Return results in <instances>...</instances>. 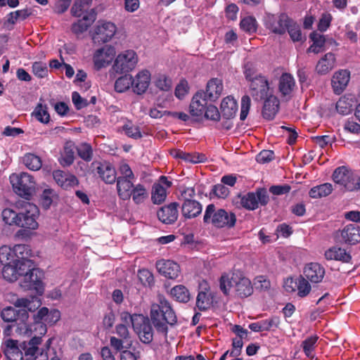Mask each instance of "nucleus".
Here are the masks:
<instances>
[{
  "mask_svg": "<svg viewBox=\"0 0 360 360\" xmlns=\"http://www.w3.org/2000/svg\"><path fill=\"white\" fill-rule=\"evenodd\" d=\"M219 287L225 295L233 293L240 298L249 297L253 292L250 279L238 271L222 274L219 279Z\"/></svg>",
  "mask_w": 360,
  "mask_h": 360,
  "instance_id": "obj_1",
  "label": "nucleus"
},
{
  "mask_svg": "<svg viewBox=\"0 0 360 360\" xmlns=\"http://www.w3.org/2000/svg\"><path fill=\"white\" fill-rule=\"evenodd\" d=\"M150 319L156 330L167 334V325L173 326L176 323V316L169 302L160 297L158 303H154L150 309Z\"/></svg>",
  "mask_w": 360,
  "mask_h": 360,
  "instance_id": "obj_2",
  "label": "nucleus"
},
{
  "mask_svg": "<svg viewBox=\"0 0 360 360\" xmlns=\"http://www.w3.org/2000/svg\"><path fill=\"white\" fill-rule=\"evenodd\" d=\"M203 220L217 228H231L235 225L236 217L235 214L224 209H217L210 204L206 207Z\"/></svg>",
  "mask_w": 360,
  "mask_h": 360,
  "instance_id": "obj_3",
  "label": "nucleus"
},
{
  "mask_svg": "<svg viewBox=\"0 0 360 360\" xmlns=\"http://www.w3.org/2000/svg\"><path fill=\"white\" fill-rule=\"evenodd\" d=\"M9 179L14 191L20 196L27 198L34 192L36 184L28 173L12 174Z\"/></svg>",
  "mask_w": 360,
  "mask_h": 360,
  "instance_id": "obj_4",
  "label": "nucleus"
},
{
  "mask_svg": "<svg viewBox=\"0 0 360 360\" xmlns=\"http://www.w3.org/2000/svg\"><path fill=\"white\" fill-rule=\"evenodd\" d=\"M333 179L335 184L342 186L347 191L360 189V176L345 167L337 168L333 172Z\"/></svg>",
  "mask_w": 360,
  "mask_h": 360,
  "instance_id": "obj_5",
  "label": "nucleus"
},
{
  "mask_svg": "<svg viewBox=\"0 0 360 360\" xmlns=\"http://www.w3.org/2000/svg\"><path fill=\"white\" fill-rule=\"evenodd\" d=\"M118 197L122 200L132 199L136 205L143 204L149 197V193L146 187L141 184L134 183L129 184L127 188L120 189L117 191Z\"/></svg>",
  "mask_w": 360,
  "mask_h": 360,
  "instance_id": "obj_6",
  "label": "nucleus"
},
{
  "mask_svg": "<svg viewBox=\"0 0 360 360\" xmlns=\"http://www.w3.org/2000/svg\"><path fill=\"white\" fill-rule=\"evenodd\" d=\"M138 63V56L133 50L120 53L115 59L113 69L117 73H127L133 70Z\"/></svg>",
  "mask_w": 360,
  "mask_h": 360,
  "instance_id": "obj_7",
  "label": "nucleus"
},
{
  "mask_svg": "<svg viewBox=\"0 0 360 360\" xmlns=\"http://www.w3.org/2000/svg\"><path fill=\"white\" fill-rule=\"evenodd\" d=\"M250 94L255 101H262L273 94V89L269 86V79L259 75L249 84Z\"/></svg>",
  "mask_w": 360,
  "mask_h": 360,
  "instance_id": "obj_8",
  "label": "nucleus"
},
{
  "mask_svg": "<svg viewBox=\"0 0 360 360\" xmlns=\"http://www.w3.org/2000/svg\"><path fill=\"white\" fill-rule=\"evenodd\" d=\"M43 273L38 269L32 268L29 272H26L20 281V286L25 290H33L39 295L44 292L42 283Z\"/></svg>",
  "mask_w": 360,
  "mask_h": 360,
  "instance_id": "obj_9",
  "label": "nucleus"
},
{
  "mask_svg": "<svg viewBox=\"0 0 360 360\" xmlns=\"http://www.w3.org/2000/svg\"><path fill=\"white\" fill-rule=\"evenodd\" d=\"M115 56V49L110 45L103 46L96 49L93 54V63L94 69L100 70L108 67Z\"/></svg>",
  "mask_w": 360,
  "mask_h": 360,
  "instance_id": "obj_10",
  "label": "nucleus"
},
{
  "mask_svg": "<svg viewBox=\"0 0 360 360\" xmlns=\"http://www.w3.org/2000/svg\"><path fill=\"white\" fill-rule=\"evenodd\" d=\"M38 215V207L35 205L27 203L19 213L18 226L31 230L37 229L39 226L37 221Z\"/></svg>",
  "mask_w": 360,
  "mask_h": 360,
  "instance_id": "obj_11",
  "label": "nucleus"
},
{
  "mask_svg": "<svg viewBox=\"0 0 360 360\" xmlns=\"http://www.w3.org/2000/svg\"><path fill=\"white\" fill-rule=\"evenodd\" d=\"M240 205L248 210H255L258 207L259 203L266 205L269 201V196L265 190H258L256 193L250 192L239 196Z\"/></svg>",
  "mask_w": 360,
  "mask_h": 360,
  "instance_id": "obj_12",
  "label": "nucleus"
},
{
  "mask_svg": "<svg viewBox=\"0 0 360 360\" xmlns=\"http://www.w3.org/2000/svg\"><path fill=\"white\" fill-rule=\"evenodd\" d=\"M290 20L285 14L270 15L267 17L265 25L271 32L281 35L285 32L288 26L290 25Z\"/></svg>",
  "mask_w": 360,
  "mask_h": 360,
  "instance_id": "obj_13",
  "label": "nucleus"
},
{
  "mask_svg": "<svg viewBox=\"0 0 360 360\" xmlns=\"http://www.w3.org/2000/svg\"><path fill=\"white\" fill-rule=\"evenodd\" d=\"M119 176L116 180L117 191L120 189H125L128 186L134 183L136 180L135 175L130 166L125 161L120 162L118 166Z\"/></svg>",
  "mask_w": 360,
  "mask_h": 360,
  "instance_id": "obj_14",
  "label": "nucleus"
},
{
  "mask_svg": "<svg viewBox=\"0 0 360 360\" xmlns=\"http://www.w3.org/2000/svg\"><path fill=\"white\" fill-rule=\"evenodd\" d=\"M172 182L167 176H161L159 181L153 184L151 192V199L154 204H161L167 197V188L171 187Z\"/></svg>",
  "mask_w": 360,
  "mask_h": 360,
  "instance_id": "obj_15",
  "label": "nucleus"
},
{
  "mask_svg": "<svg viewBox=\"0 0 360 360\" xmlns=\"http://www.w3.org/2000/svg\"><path fill=\"white\" fill-rule=\"evenodd\" d=\"M117 31L116 25L111 22L102 21L95 28L94 39L107 42L112 39Z\"/></svg>",
  "mask_w": 360,
  "mask_h": 360,
  "instance_id": "obj_16",
  "label": "nucleus"
},
{
  "mask_svg": "<svg viewBox=\"0 0 360 360\" xmlns=\"http://www.w3.org/2000/svg\"><path fill=\"white\" fill-rule=\"evenodd\" d=\"M156 268L158 272L169 279H176L180 275L179 265L169 259H160L156 262Z\"/></svg>",
  "mask_w": 360,
  "mask_h": 360,
  "instance_id": "obj_17",
  "label": "nucleus"
},
{
  "mask_svg": "<svg viewBox=\"0 0 360 360\" xmlns=\"http://www.w3.org/2000/svg\"><path fill=\"white\" fill-rule=\"evenodd\" d=\"M133 92L138 95L144 94L151 80V74L148 70H141L139 71L133 77Z\"/></svg>",
  "mask_w": 360,
  "mask_h": 360,
  "instance_id": "obj_18",
  "label": "nucleus"
},
{
  "mask_svg": "<svg viewBox=\"0 0 360 360\" xmlns=\"http://www.w3.org/2000/svg\"><path fill=\"white\" fill-rule=\"evenodd\" d=\"M96 167L98 176L105 184H112L116 182L117 174L115 167L108 162H98Z\"/></svg>",
  "mask_w": 360,
  "mask_h": 360,
  "instance_id": "obj_19",
  "label": "nucleus"
},
{
  "mask_svg": "<svg viewBox=\"0 0 360 360\" xmlns=\"http://www.w3.org/2000/svg\"><path fill=\"white\" fill-rule=\"evenodd\" d=\"M303 274L311 283H319L324 277L325 269L321 264L311 262L305 266Z\"/></svg>",
  "mask_w": 360,
  "mask_h": 360,
  "instance_id": "obj_20",
  "label": "nucleus"
},
{
  "mask_svg": "<svg viewBox=\"0 0 360 360\" xmlns=\"http://www.w3.org/2000/svg\"><path fill=\"white\" fill-rule=\"evenodd\" d=\"M28 263V260H22L21 262L19 260L18 262H14L13 265L11 264V263L4 264L2 269V275L4 278L11 282L16 281L18 276L23 274V272L21 271V266H26Z\"/></svg>",
  "mask_w": 360,
  "mask_h": 360,
  "instance_id": "obj_21",
  "label": "nucleus"
},
{
  "mask_svg": "<svg viewBox=\"0 0 360 360\" xmlns=\"http://www.w3.org/2000/svg\"><path fill=\"white\" fill-rule=\"evenodd\" d=\"M207 105L203 91L197 92L192 98L189 112L193 117H201Z\"/></svg>",
  "mask_w": 360,
  "mask_h": 360,
  "instance_id": "obj_22",
  "label": "nucleus"
},
{
  "mask_svg": "<svg viewBox=\"0 0 360 360\" xmlns=\"http://www.w3.org/2000/svg\"><path fill=\"white\" fill-rule=\"evenodd\" d=\"M143 321L139 322L134 328V331L139 335L140 340L145 343L149 344L153 338V328L148 319L143 316Z\"/></svg>",
  "mask_w": 360,
  "mask_h": 360,
  "instance_id": "obj_23",
  "label": "nucleus"
},
{
  "mask_svg": "<svg viewBox=\"0 0 360 360\" xmlns=\"http://www.w3.org/2000/svg\"><path fill=\"white\" fill-rule=\"evenodd\" d=\"M178 204L176 202L162 207L158 212V219L164 224H171L175 222L178 218Z\"/></svg>",
  "mask_w": 360,
  "mask_h": 360,
  "instance_id": "obj_24",
  "label": "nucleus"
},
{
  "mask_svg": "<svg viewBox=\"0 0 360 360\" xmlns=\"http://www.w3.org/2000/svg\"><path fill=\"white\" fill-rule=\"evenodd\" d=\"M350 79V73L346 70H341L334 73L331 83L334 92L340 94L347 86Z\"/></svg>",
  "mask_w": 360,
  "mask_h": 360,
  "instance_id": "obj_25",
  "label": "nucleus"
},
{
  "mask_svg": "<svg viewBox=\"0 0 360 360\" xmlns=\"http://www.w3.org/2000/svg\"><path fill=\"white\" fill-rule=\"evenodd\" d=\"M340 241L349 245L360 242V228L355 224L346 226L340 231Z\"/></svg>",
  "mask_w": 360,
  "mask_h": 360,
  "instance_id": "obj_26",
  "label": "nucleus"
},
{
  "mask_svg": "<svg viewBox=\"0 0 360 360\" xmlns=\"http://www.w3.org/2000/svg\"><path fill=\"white\" fill-rule=\"evenodd\" d=\"M53 176L57 184L64 189L72 188L77 186L79 183L78 179L75 175L62 170L54 171Z\"/></svg>",
  "mask_w": 360,
  "mask_h": 360,
  "instance_id": "obj_27",
  "label": "nucleus"
},
{
  "mask_svg": "<svg viewBox=\"0 0 360 360\" xmlns=\"http://www.w3.org/2000/svg\"><path fill=\"white\" fill-rule=\"evenodd\" d=\"M1 317L6 322H14L17 320L24 322L27 319L28 314L25 309L16 310L12 307H7L2 309Z\"/></svg>",
  "mask_w": 360,
  "mask_h": 360,
  "instance_id": "obj_28",
  "label": "nucleus"
},
{
  "mask_svg": "<svg viewBox=\"0 0 360 360\" xmlns=\"http://www.w3.org/2000/svg\"><path fill=\"white\" fill-rule=\"evenodd\" d=\"M171 155L176 159L184 160L185 162L197 164L204 162L207 158L205 154L196 152L186 153L181 150H174L171 152Z\"/></svg>",
  "mask_w": 360,
  "mask_h": 360,
  "instance_id": "obj_29",
  "label": "nucleus"
},
{
  "mask_svg": "<svg viewBox=\"0 0 360 360\" xmlns=\"http://www.w3.org/2000/svg\"><path fill=\"white\" fill-rule=\"evenodd\" d=\"M264 100L262 115L266 120H272L278 110L279 101L274 94L270 95Z\"/></svg>",
  "mask_w": 360,
  "mask_h": 360,
  "instance_id": "obj_30",
  "label": "nucleus"
},
{
  "mask_svg": "<svg viewBox=\"0 0 360 360\" xmlns=\"http://www.w3.org/2000/svg\"><path fill=\"white\" fill-rule=\"evenodd\" d=\"M224 89L222 81L218 78L210 79L206 86L205 96L210 101H214L219 98Z\"/></svg>",
  "mask_w": 360,
  "mask_h": 360,
  "instance_id": "obj_31",
  "label": "nucleus"
},
{
  "mask_svg": "<svg viewBox=\"0 0 360 360\" xmlns=\"http://www.w3.org/2000/svg\"><path fill=\"white\" fill-rule=\"evenodd\" d=\"M96 20V13L93 9L84 14L83 18L78 20L72 26V30L74 33L78 34L83 33Z\"/></svg>",
  "mask_w": 360,
  "mask_h": 360,
  "instance_id": "obj_32",
  "label": "nucleus"
},
{
  "mask_svg": "<svg viewBox=\"0 0 360 360\" xmlns=\"http://www.w3.org/2000/svg\"><path fill=\"white\" fill-rule=\"evenodd\" d=\"M335 65V56L329 52L326 53L317 63L316 71L319 75H326L331 71Z\"/></svg>",
  "mask_w": 360,
  "mask_h": 360,
  "instance_id": "obj_33",
  "label": "nucleus"
},
{
  "mask_svg": "<svg viewBox=\"0 0 360 360\" xmlns=\"http://www.w3.org/2000/svg\"><path fill=\"white\" fill-rule=\"evenodd\" d=\"M238 110L236 101L232 96H226L221 103V112L224 117L231 119L233 117Z\"/></svg>",
  "mask_w": 360,
  "mask_h": 360,
  "instance_id": "obj_34",
  "label": "nucleus"
},
{
  "mask_svg": "<svg viewBox=\"0 0 360 360\" xmlns=\"http://www.w3.org/2000/svg\"><path fill=\"white\" fill-rule=\"evenodd\" d=\"M325 257L327 259L337 260L343 262H349L351 259V256L345 249L333 246L328 249L325 252Z\"/></svg>",
  "mask_w": 360,
  "mask_h": 360,
  "instance_id": "obj_35",
  "label": "nucleus"
},
{
  "mask_svg": "<svg viewBox=\"0 0 360 360\" xmlns=\"http://www.w3.org/2000/svg\"><path fill=\"white\" fill-rule=\"evenodd\" d=\"M295 86V82L293 77L284 73L281 75L279 80V91L283 96H290Z\"/></svg>",
  "mask_w": 360,
  "mask_h": 360,
  "instance_id": "obj_36",
  "label": "nucleus"
},
{
  "mask_svg": "<svg viewBox=\"0 0 360 360\" xmlns=\"http://www.w3.org/2000/svg\"><path fill=\"white\" fill-rule=\"evenodd\" d=\"M201 212L202 206L196 200H186L182 205V214L186 218H194Z\"/></svg>",
  "mask_w": 360,
  "mask_h": 360,
  "instance_id": "obj_37",
  "label": "nucleus"
},
{
  "mask_svg": "<svg viewBox=\"0 0 360 360\" xmlns=\"http://www.w3.org/2000/svg\"><path fill=\"white\" fill-rule=\"evenodd\" d=\"M15 306L17 307H23L22 309H27L30 311H34L41 304L40 299L37 296L30 297L18 298L15 302Z\"/></svg>",
  "mask_w": 360,
  "mask_h": 360,
  "instance_id": "obj_38",
  "label": "nucleus"
},
{
  "mask_svg": "<svg viewBox=\"0 0 360 360\" xmlns=\"http://www.w3.org/2000/svg\"><path fill=\"white\" fill-rule=\"evenodd\" d=\"M4 354L8 360H22V352L18 347V342L8 340L5 344Z\"/></svg>",
  "mask_w": 360,
  "mask_h": 360,
  "instance_id": "obj_39",
  "label": "nucleus"
},
{
  "mask_svg": "<svg viewBox=\"0 0 360 360\" xmlns=\"http://www.w3.org/2000/svg\"><path fill=\"white\" fill-rule=\"evenodd\" d=\"M310 39L312 41V44L307 49L308 52L319 53L323 50L326 43V39L323 34L316 32H313L309 35Z\"/></svg>",
  "mask_w": 360,
  "mask_h": 360,
  "instance_id": "obj_40",
  "label": "nucleus"
},
{
  "mask_svg": "<svg viewBox=\"0 0 360 360\" xmlns=\"http://www.w3.org/2000/svg\"><path fill=\"white\" fill-rule=\"evenodd\" d=\"M332 191V184L326 183L311 188L309 192V195L311 198H320L330 195Z\"/></svg>",
  "mask_w": 360,
  "mask_h": 360,
  "instance_id": "obj_41",
  "label": "nucleus"
},
{
  "mask_svg": "<svg viewBox=\"0 0 360 360\" xmlns=\"http://www.w3.org/2000/svg\"><path fill=\"white\" fill-rule=\"evenodd\" d=\"M354 105V101L352 96L341 97L336 103L337 111L342 115L349 114Z\"/></svg>",
  "mask_w": 360,
  "mask_h": 360,
  "instance_id": "obj_42",
  "label": "nucleus"
},
{
  "mask_svg": "<svg viewBox=\"0 0 360 360\" xmlns=\"http://www.w3.org/2000/svg\"><path fill=\"white\" fill-rule=\"evenodd\" d=\"M170 294L173 298L180 302H187L190 300L189 291L182 285H178L172 288Z\"/></svg>",
  "mask_w": 360,
  "mask_h": 360,
  "instance_id": "obj_43",
  "label": "nucleus"
},
{
  "mask_svg": "<svg viewBox=\"0 0 360 360\" xmlns=\"http://www.w3.org/2000/svg\"><path fill=\"white\" fill-rule=\"evenodd\" d=\"M130 88L133 90V79L131 75H125L116 79L115 89L117 92L122 93Z\"/></svg>",
  "mask_w": 360,
  "mask_h": 360,
  "instance_id": "obj_44",
  "label": "nucleus"
},
{
  "mask_svg": "<svg viewBox=\"0 0 360 360\" xmlns=\"http://www.w3.org/2000/svg\"><path fill=\"white\" fill-rule=\"evenodd\" d=\"M75 158V146L72 142H68L64 146V150L61 155L60 164L63 166L70 165Z\"/></svg>",
  "mask_w": 360,
  "mask_h": 360,
  "instance_id": "obj_45",
  "label": "nucleus"
},
{
  "mask_svg": "<svg viewBox=\"0 0 360 360\" xmlns=\"http://www.w3.org/2000/svg\"><path fill=\"white\" fill-rule=\"evenodd\" d=\"M32 115L41 123L47 124L50 121L47 105L41 103L37 104Z\"/></svg>",
  "mask_w": 360,
  "mask_h": 360,
  "instance_id": "obj_46",
  "label": "nucleus"
},
{
  "mask_svg": "<svg viewBox=\"0 0 360 360\" xmlns=\"http://www.w3.org/2000/svg\"><path fill=\"white\" fill-rule=\"evenodd\" d=\"M212 304V297L211 293L205 291L199 292L197 297L196 306L200 310L204 311L209 309Z\"/></svg>",
  "mask_w": 360,
  "mask_h": 360,
  "instance_id": "obj_47",
  "label": "nucleus"
},
{
  "mask_svg": "<svg viewBox=\"0 0 360 360\" xmlns=\"http://www.w3.org/2000/svg\"><path fill=\"white\" fill-rule=\"evenodd\" d=\"M1 218L3 221L8 226H18V221L20 219L19 213L14 210L6 208L1 212Z\"/></svg>",
  "mask_w": 360,
  "mask_h": 360,
  "instance_id": "obj_48",
  "label": "nucleus"
},
{
  "mask_svg": "<svg viewBox=\"0 0 360 360\" xmlns=\"http://www.w3.org/2000/svg\"><path fill=\"white\" fill-rule=\"evenodd\" d=\"M23 163L28 169L33 171L39 170L42 165L40 158L32 153H27L23 157Z\"/></svg>",
  "mask_w": 360,
  "mask_h": 360,
  "instance_id": "obj_49",
  "label": "nucleus"
},
{
  "mask_svg": "<svg viewBox=\"0 0 360 360\" xmlns=\"http://www.w3.org/2000/svg\"><path fill=\"white\" fill-rule=\"evenodd\" d=\"M91 0H76L71 12L73 15L79 17L83 14L87 13L89 8V3Z\"/></svg>",
  "mask_w": 360,
  "mask_h": 360,
  "instance_id": "obj_50",
  "label": "nucleus"
},
{
  "mask_svg": "<svg viewBox=\"0 0 360 360\" xmlns=\"http://www.w3.org/2000/svg\"><path fill=\"white\" fill-rule=\"evenodd\" d=\"M16 262L11 248L8 245H3L0 248V263L4 265Z\"/></svg>",
  "mask_w": 360,
  "mask_h": 360,
  "instance_id": "obj_51",
  "label": "nucleus"
},
{
  "mask_svg": "<svg viewBox=\"0 0 360 360\" xmlns=\"http://www.w3.org/2000/svg\"><path fill=\"white\" fill-rule=\"evenodd\" d=\"M263 331H275L279 328L281 319L278 316H273L266 319L261 320Z\"/></svg>",
  "mask_w": 360,
  "mask_h": 360,
  "instance_id": "obj_52",
  "label": "nucleus"
},
{
  "mask_svg": "<svg viewBox=\"0 0 360 360\" xmlns=\"http://www.w3.org/2000/svg\"><path fill=\"white\" fill-rule=\"evenodd\" d=\"M318 337L311 336L302 342V346L306 356L310 359L314 357V350L317 342Z\"/></svg>",
  "mask_w": 360,
  "mask_h": 360,
  "instance_id": "obj_53",
  "label": "nucleus"
},
{
  "mask_svg": "<svg viewBox=\"0 0 360 360\" xmlns=\"http://www.w3.org/2000/svg\"><path fill=\"white\" fill-rule=\"evenodd\" d=\"M121 321L122 324L129 325L131 324L133 328L138 324L139 322L143 321V316L140 314H130L127 311H123L120 314Z\"/></svg>",
  "mask_w": 360,
  "mask_h": 360,
  "instance_id": "obj_54",
  "label": "nucleus"
},
{
  "mask_svg": "<svg viewBox=\"0 0 360 360\" xmlns=\"http://www.w3.org/2000/svg\"><path fill=\"white\" fill-rule=\"evenodd\" d=\"M309 281V280H307L302 276L298 277V283L297 288L298 296L304 297L309 294L311 290V287Z\"/></svg>",
  "mask_w": 360,
  "mask_h": 360,
  "instance_id": "obj_55",
  "label": "nucleus"
},
{
  "mask_svg": "<svg viewBox=\"0 0 360 360\" xmlns=\"http://www.w3.org/2000/svg\"><path fill=\"white\" fill-rule=\"evenodd\" d=\"M240 26L243 31L253 33L257 30V23L255 18L247 16L241 20Z\"/></svg>",
  "mask_w": 360,
  "mask_h": 360,
  "instance_id": "obj_56",
  "label": "nucleus"
},
{
  "mask_svg": "<svg viewBox=\"0 0 360 360\" xmlns=\"http://www.w3.org/2000/svg\"><path fill=\"white\" fill-rule=\"evenodd\" d=\"M32 73L38 78H45L48 76V67L42 62H34L32 65Z\"/></svg>",
  "mask_w": 360,
  "mask_h": 360,
  "instance_id": "obj_57",
  "label": "nucleus"
},
{
  "mask_svg": "<svg viewBox=\"0 0 360 360\" xmlns=\"http://www.w3.org/2000/svg\"><path fill=\"white\" fill-rule=\"evenodd\" d=\"M125 134L132 139H138L142 137L139 127L131 122H127L123 126Z\"/></svg>",
  "mask_w": 360,
  "mask_h": 360,
  "instance_id": "obj_58",
  "label": "nucleus"
},
{
  "mask_svg": "<svg viewBox=\"0 0 360 360\" xmlns=\"http://www.w3.org/2000/svg\"><path fill=\"white\" fill-rule=\"evenodd\" d=\"M55 197L56 194L53 190L51 188L44 189L41 196V202L42 206L45 209L49 208Z\"/></svg>",
  "mask_w": 360,
  "mask_h": 360,
  "instance_id": "obj_59",
  "label": "nucleus"
},
{
  "mask_svg": "<svg viewBox=\"0 0 360 360\" xmlns=\"http://www.w3.org/2000/svg\"><path fill=\"white\" fill-rule=\"evenodd\" d=\"M138 277L141 283L145 286H150L154 282L153 274L146 269L138 271Z\"/></svg>",
  "mask_w": 360,
  "mask_h": 360,
  "instance_id": "obj_60",
  "label": "nucleus"
},
{
  "mask_svg": "<svg viewBox=\"0 0 360 360\" xmlns=\"http://www.w3.org/2000/svg\"><path fill=\"white\" fill-rule=\"evenodd\" d=\"M155 86L162 91H169L172 86V79L165 75H159L156 79Z\"/></svg>",
  "mask_w": 360,
  "mask_h": 360,
  "instance_id": "obj_61",
  "label": "nucleus"
},
{
  "mask_svg": "<svg viewBox=\"0 0 360 360\" xmlns=\"http://www.w3.org/2000/svg\"><path fill=\"white\" fill-rule=\"evenodd\" d=\"M291 39L293 41H300L302 40V33L300 27L290 20V25L288 26L287 30Z\"/></svg>",
  "mask_w": 360,
  "mask_h": 360,
  "instance_id": "obj_62",
  "label": "nucleus"
},
{
  "mask_svg": "<svg viewBox=\"0 0 360 360\" xmlns=\"http://www.w3.org/2000/svg\"><path fill=\"white\" fill-rule=\"evenodd\" d=\"M243 74L245 79L249 82V84L255 79V77L259 74L257 73V68L255 64L248 62L245 64L243 68Z\"/></svg>",
  "mask_w": 360,
  "mask_h": 360,
  "instance_id": "obj_63",
  "label": "nucleus"
},
{
  "mask_svg": "<svg viewBox=\"0 0 360 360\" xmlns=\"http://www.w3.org/2000/svg\"><path fill=\"white\" fill-rule=\"evenodd\" d=\"M203 115L206 119L215 122L219 121L220 118V113L218 108L211 104L206 106Z\"/></svg>",
  "mask_w": 360,
  "mask_h": 360,
  "instance_id": "obj_64",
  "label": "nucleus"
}]
</instances>
